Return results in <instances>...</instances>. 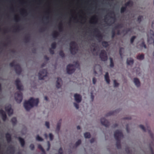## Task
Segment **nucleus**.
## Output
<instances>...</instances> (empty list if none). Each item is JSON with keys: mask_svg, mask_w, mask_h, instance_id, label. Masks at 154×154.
Instances as JSON below:
<instances>
[{"mask_svg": "<svg viewBox=\"0 0 154 154\" xmlns=\"http://www.w3.org/2000/svg\"><path fill=\"white\" fill-rule=\"evenodd\" d=\"M49 51H50V53L51 54H54V51L51 48H50Z\"/></svg>", "mask_w": 154, "mask_h": 154, "instance_id": "56", "label": "nucleus"}, {"mask_svg": "<svg viewBox=\"0 0 154 154\" xmlns=\"http://www.w3.org/2000/svg\"><path fill=\"white\" fill-rule=\"evenodd\" d=\"M144 58V55L143 54L138 55L137 56V59L139 60H142Z\"/></svg>", "mask_w": 154, "mask_h": 154, "instance_id": "35", "label": "nucleus"}, {"mask_svg": "<svg viewBox=\"0 0 154 154\" xmlns=\"http://www.w3.org/2000/svg\"><path fill=\"white\" fill-rule=\"evenodd\" d=\"M105 79L107 83L108 84H109V83L110 81L109 76V74L108 72H106L105 74Z\"/></svg>", "mask_w": 154, "mask_h": 154, "instance_id": "22", "label": "nucleus"}, {"mask_svg": "<svg viewBox=\"0 0 154 154\" xmlns=\"http://www.w3.org/2000/svg\"><path fill=\"white\" fill-rule=\"evenodd\" d=\"M56 43L54 42L52 43L51 44V47L53 49H55L56 48Z\"/></svg>", "mask_w": 154, "mask_h": 154, "instance_id": "43", "label": "nucleus"}, {"mask_svg": "<svg viewBox=\"0 0 154 154\" xmlns=\"http://www.w3.org/2000/svg\"><path fill=\"white\" fill-rule=\"evenodd\" d=\"M114 87H117L119 85V84L117 83L116 80H114Z\"/></svg>", "mask_w": 154, "mask_h": 154, "instance_id": "50", "label": "nucleus"}, {"mask_svg": "<svg viewBox=\"0 0 154 154\" xmlns=\"http://www.w3.org/2000/svg\"><path fill=\"white\" fill-rule=\"evenodd\" d=\"M38 102L39 100L38 98L34 99L32 97L28 100L25 101L23 105L26 110L29 111L34 106H37Z\"/></svg>", "mask_w": 154, "mask_h": 154, "instance_id": "1", "label": "nucleus"}, {"mask_svg": "<svg viewBox=\"0 0 154 154\" xmlns=\"http://www.w3.org/2000/svg\"><path fill=\"white\" fill-rule=\"evenodd\" d=\"M29 148L31 150H34L35 148L34 145L32 144H31L29 146Z\"/></svg>", "mask_w": 154, "mask_h": 154, "instance_id": "51", "label": "nucleus"}, {"mask_svg": "<svg viewBox=\"0 0 154 154\" xmlns=\"http://www.w3.org/2000/svg\"><path fill=\"white\" fill-rule=\"evenodd\" d=\"M59 35V33L57 31H54L52 33V35L54 38H56Z\"/></svg>", "mask_w": 154, "mask_h": 154, "instance_id": "25", "label": "nucleus"}, {"mask_svg": "<svg viewBox=\"0 0 154 154\" xmlns=\"http://www.w3.org/2000/svg\"><path fill=\"white\" fill-rule=\"evenodd\" d=\"M75 99V101L77 103L80 102L82 100L81 96L79 94H75L74 95Z\"/></svg>", "mask_w": 154, "mask_h": 154, "instance_id": "16", "label": "nucleus"}, {"mask_svg": "<svg viewBox=\"0 0 154 154\" xmlns=\"http://www.w3.org/2000/svg\"><path fill=\"white\" fill-rule=\"evenodd\" d=\"M112 37L113 38L115 36V32L114 30H113L112 31Z\"/></svg>", "mask_w": 154, "mask_h": 154, "instance_id": "53", "label": "nucleus"}, {"mask_svg": "<svg viewBox=\"0 0 154 154\" xmlns=\"http://www.w3.org/2000/svg\"><path fill=\"white\" fill-rule=\"evenodd\" d=\"M126 131H127V132L128 133H129V128H128V125H126Z\"/></svg>", "mask_w": 154, "mask_h": 154, "instance_id": "61", "label": "nucleus"}, {"mask_svg": "<svg viewBox=\"0 0 154 154\" xmlns=\"http://www.w3.org/2000/svg\"><path fill=\"white\" fill-rule=\"evenodd\" d=\"M124 49L123 48H120L119 49V53L121 57L122 58V51H124Z\"/></svg>", "mask_w": 154, "mask_h": 154, "instance_id": "38", "label": "nucleus"}, {"mask_svg": "<svg viewBox=\"0 0 154 154\" xmlns=\"http://www.w3.org/2000/svg\"><path fill=\"white\" fill-rule=\"evenodd\" d=\"M102 45L105 48H106L109 46L108 42L103 41L102 42Z\"/></svg>", "mask_w": 154, "mask_h": 154, "instance_id": "30", "label": "nucleus"}, {"mask_svg": "<svg viewBox=\"0 0 154 154\" xmlns=\"http://www.w3.org/2000/svg\"><path fill=\"white\" fill-rule=\"evenodd\" d=\"M8 148L9 149H8V151H10V153H14V148L12 146H10Z\"/></svg>", "mask_w": 154, "mask_h": 154, "instance_id": "28", "label": "nucleus"}, {"mask_svg": "<svg viewBox=\"0 0 154 154\" xmlns=\"http://www.w3.org/2000/svg\"><path fill=\"white\" fill-rule=\"evenodd\" d=\"M36 140L38 141H42L43 139L41 137H40L39 135H37L36 137Z\"/></svg>", "mask_w": 154, "mask_h": 154, "instance_id": "42", "label": "nucleus"}, {"mask_svg": "<svg viewBox=\"0 0 154 154\" xmlns=\"http://www.w3.org/2000/svg\"><path fill=\"white\" fill-rule=\"evenodd\" d=\"M131 28H127L125 29H124L123 30V32H125V34H127L129 32L131 31Z\"/></svg>", "mask_w": 154, "mask_h": 154, "instance_id": "33", "label": "nucleus"}, {"mask_svg": "<svg viewBox=\"0 0 154 154\" xmlns=\"http://www.w3.org/2000/svg\"><path fill=\"white\" fill-rule=\"evenodd\" d=\"M114 137L116 140V146L117 149H120L121 148L120 140L122 137H123V135L121 131L116 130L114 132Z\"/></svg>", "mask_w": 154, "mask_h": 154, "instance_id": "2", "label": "nucleus"}, {"mask_svg": "<svg viewBox=\"0 0 154 154\" xmlns=\"http://www.w3.org/2000/svg\"><path fill=\"white\" fill-rule=\"evenodd\" d=\"M15 82L17 89L19 91L22 90V86L20 84V79H17Z\"/></svg>", "mask_w": 154, "mask_h": 154, "instance_id": "14", "label": "nucleus"}, {"mask_svg": "<svg viewBox=\"0 0 154 154\" xmlns=\"http://www.w3.org/2000/svg\"><path fill=\"white\" fill-rule=\"evenodd\" d=\"M99 56L101 60L103 61H106L107 60L108 57L106 53L104 50H103L101 51Z\"/></svg>", "mask_w": 154, "mask_h": 154, "instance_id": "9", "label": "nucleus"}, {"mask_svg": "<svg viewBox=\"0 0 154 154\" xmlns=\"http://www.w3.org/2000/svg\"><path fill=\"white\" fill-rule=\"evenodd\" d=\"M47 70L46 69H43L40 70L38 74V79L39 80L44 79V78L47 76Z\"/></svg>", "mask_w": 154, "mask_h": 154, "instance_id": "6", "label": "nucleus"}, {"mask_svg": "<svg viewBox=\"0 0 154 154\" xmlns=\"http://www.w3.org/2000/svg\"><path fill=\"white\" fill-rule=\"evenodd\" d=\"M94 141V139L92 138L90 140V142L91 143H93Z\"/></svg>", "mask_w": 154, "mask_h": 154, "instance_id": "62", "label": "nucleus"}, {"mask_svg": "<svg viewBox=\"0 0 154 154\" xmlns=\"http://www.w3.org/2000/svg\"><path fill=\"white\" fill-rule=\"evenodd\" d=\"M14 19H15V20L17 22V21H18L19 20L20 18L19 17H16L14 18Z\"/></svg>", "mask_w": 154, "mask_h": 154, "instance_id": "60", "label": "nucleus"}, {"mask_svg": "<svg viewBox=\"0 0 154 154\" xmlns=\"http://www.w3.org/2000/svg\"><path fill=\"white\" fill-rule=\"evenodd\" d=\"M127 64L128 65H132L134 63L133 59L131 58H128L127 60Z\"/></svg>", "mask_w": 154, "mask_h": 154, "instance_id": "24", "label": "nucleus"}, {"mask_svg": "<svg viewBox=\"0 0 154 154\" xmlns=\"http://www.w3.org/2000/svg\"><path fill=\"white\" fill-rule=\"evenodd\" d=\"M9 66L11 67H14L15 72L17 74L20 75L21 74L22 70L20 65L17 64H15V62L13 61L9 64Z\"/></svg>", "mask_w": 154, "mask_h": 154, "instance_id": "4", "label": "nucleus"}, {"mask_svg": "<svg viewBox=\"0 0 154 154\" xmlns=\"http://www.w3.org/2000/svg\"><path fill=\"white\" fill-rule=\"evenodd\" d=\"M118 126V125L116 123V124H114L113 125V127L114 128H115L117 127V126Z\"/></svg>", "mask_w": 154, "mask_h": 154, "instance_id": "63", "label": "nucleus"}, {"mask_svg": "<svg viewBox=\"0 0 154 154\" xmlns=\"http://www.w3.org/2000/svg\"><path fill=\"white\" fill-rule=\"evenodd\" d=\"M100 122L101 124L106 127H108L109 126V122L104 118L101 119Z\"/></svg>", "mask_w": 154, "mask_h": 154, "instance_id": "11", "label": "nucleus"}, {"mask_svg": "<svg viewBox=\"0 0 154 154\" xmlns=\"http://www.w3.org/2000/svg\"><path fill=\"white\" fill-rule=\"evenodd\" d=\"M96 79L94 77L93 78V83L94 84H95L96 83Z\"/></svg>", "mask_w": 154, "mask_h": 154, "instance_id": "59", "label": "nucleus"}, {"mask_svg": "<svg viewBox=\"0 0 154 154\" xmlns=\"http://www.w3.org/2000/svg\"><path fill=\"white\" fill-rule=\"evenodd\" d=\"M5 137L8 143H10L11 141V137L10 134L7 133L5 134Z\"/></svg>", "mask_w": 154, "mask_h": 154, "instance_id": "18", "label": "nucleus"}, {"mask_svg": "<svg viewBox=\"0 0 154 154\" xmlns=\"http://www.w3.org/2000/svg\"><path fill=\"white\" fill-rule=\"evenodd\" d=\"M11 121L13 125H15L16 124L17 122V120L16 118L15 117L12 118L11 119Z\"/></svg>", "mask_w": 154, "mask_h": 154, "instance_id": "26", "label": "nucleus"}, {"mask_svg": "<svg viewBox=\"0 0 154 154\" xmlns=\"http://www.w3.org/2000/svg\"><path fill=\"white\" fill-rule=\"evenodd\" d=\"M61 120H60V121L59 122H58L57 125V126L56 128V131H59L60 128V127L61 125Z\"/></svg>", "mask_w": 154, "mask_h": 154, "instance_id": "32", "label": "nucleus"}, {"mask_svg": "<svg viewBox=\"0 0 154 154\" xmlns=\"http://www.w3.org/2000/svg\"><path fill=\"white\" fill-rule=\"evenodd\" d=\"M139 127L142 129L144 131L146 132L147 131L149 134L150 136L152 138L153 137V134L151 132L150 128L148 127H147V129H146L144 127L143 125H140L139 126Z\"/></svg>", "mask_w": 154, "mask_h": 154, "instance_id": "10", "label": "nucleus"}, {"mask_svg": "<svg viewBox=\"0 0 154 154\" xmlns=\"http://www.w3.org/2000/svg\"><path fill=\"white\" fill-rule=\"evenodd\" d=\"M18 139L21 144V146L22 147H24L25 144V142L24 139L20 137H19Z\"/></svg>", "mask_w": 154, "mask_h": 154, "instance_id": "23", "label": "nucleus"}, {"mask_svg": "<svg viewBox=\"0 0 154 154\" xmlns=\"http://www.w3.org/2000/svg\"><path fill=\"white\" fill-rule=\"evenodd\" d=\"M74 67L80 69V66L78 63L75 62L74 64H69L66 67L67 72L68 74H71L73 73L75 70Z\"/></svg>", "mask_w": 154, "mask_h": 154, "instance_id": "3", "label": "nucleus"}, {"mask_svg": "<svg viewBox=\"0 0 154 154\" xmlns=\"http://www.w3.org/2000/svg\"><path fill=\"white\" fill-rule=\"evenodd\" d=\"M81 143V141L80 140H79L75 143V147H77Z\"/></svg>", "mask_w": 154, "mask_h": 154, "instance_id": "46", "label": "nucleus"}, {"mask_svg": "<svg viewBox=\"0 0 154 154\" xmlns=\"http://www.w3.org/2000/svg\"><path fill=\"white\" fill-rule=\"evenodd\" d=\"M84 136L85 138H89L91 137V134L89 132H86L85 133Z\"/></svg>", "mask_w": 154, "mask_h": 154, "instance_id": "36", "label": "nucleus"}, {"mask_svg": "<svg viewBox=\"0 0 154 154\" xmlns=\"http://www.w3.org/2000/svg\"><path fill=\"white\" fill-rule=\"evenodd\" d=\"M110 60V66L111 67H113L114 66V63L113 62V60L112 58L110 57L109 58Z\"/></svg>", "mask_w": 154, "mask_h": 154, "instance_id": "39", "label": "nucleus"}, {"mask_svg": "<svg viewBox=\"0 0 154 154\" xmlns=\"http://www.w3.org/2000/svg\"><path fill=\"white\" fill-rule=\"evenodd\" d=\"M152 28L154 29V21L152 22Z\"/></svg>", "mask_w": 154, "mask_h": 154, "instance_id": "64", "label": "nucleus"}, {"mask_svg": "<svg viewBox=\"0 0 154 154\" xmlns=\"http://www.w3.org/2000/svg\"><path fill=\"white\" fill-rule=\"evenodd\" d=\"M29 40H30L29 37L27 36H26L24 39V42L26 43L28 42H29Z\"/></svg>", "mask_w": 154, "mask_h": 154, "instance_id": "45", "label": "nucleus"}, {"mask_svg": "<svg viewBox=\"0 0 154 154\" xmlns=\"http://www.w3.org/2000/svg\"><path fill=\"white\" fill-rule=\"evenodd\" d=\"M116 112V110L115 111H111L108 113L106 115V116H110L113 115L115 114V113Z\"/></svg>", "mask_w": 154, "mask_h": 154, "instance_id": "34", "label": "nucleus"}, {"mask_svg": "<svg viewBox=\"0 0 154 154\" xmlns=\"http://www.w3.org/2000/svg\"><path fill=\"white\" fill-rule=\"evenodd\" d=\"M62 82V79L60 78H58L56 82V87L59 88L61 87L60 83Z\"/></svg>", "mask_w": 154, "mask_h": 154, "instance_id": "17", "label": "nucleus"}, {"mask_svg": "<svg viewBox=\"0 0 154 154\" xmlns=\"http://www.w3.org/2000/svg\"><path fill=\"white\" fill-rule=\"evenodd\" d=\"M141 40L142 41V42L140 45V47L142 48L144 47V48H146V47L145 43L143 39L142 38L141 39Z\"/></svg>", "mask_w": 154, "mask_h": 154, "instance_id": "31", "label": "nucleus"}, {"mask_svg": "<svg viewBox=\"0 0 154 154\" xmlns=\"http://www.w3.org/2000/svg\"><path fill=\"white\" fill-rule=\"evenodd\" d=\"M133 5V2L131 0H129L128 2L126 3L124 5H125L126 7H132Z\"/></svg>", "mask_w": 154, "mask_h": 154, "instance_id": "19", "label": "nucleus"}, {"mask_svg": "<svg viewBox=\"0 0 154 154\" xmlns=\"http://www.w3.org/2000/svg\"><path fill=\"white\" fill-rule=\"evenodd\" d=\"M105 79L107 83L108 84H109V83L110 81L109 76V74L108 72H106L105 74Z\"/></svg>", "mask_w": 154, "mask_h": 154, "instance_id": "21", "label": "nucleus"}, {"mask_svg": "<svg viewBox=\"0 0 154 154\" xmlns=\"http://www.w3.org/2000/svg\"><path fill=\"white\" fill-rule=\"evenodd\" d=\"M59 54L62 58L65 57V54L62 50H61L59 52Z\"/></svg>", "mask_w": 154, "mask_h": 154, "instance_id": "40", "label": "nucleus"}, {"mask_svg": "<svg viewBox=\"0 0 154 154\" xmlns=\"http://www.w3.org/2000/svg\"><path fill=\"white\" fill-rule=\"evenodd\" d=\"M46 29V28L45 27L41 28L39 29V31L40 32H42L43 31H45V30Z\"/></svg>", "mask_w": 154, "mask_h": 154, "instance_id": "58", "label": "nucleus"}, {"mask_svg": "<svg viewBox=\"0 0 154 154\" xmlns=\"http://www.w3.org/2000/svg\"><path fill=\"white\" fill-rule=\"evenodd\" d=\"M50 144L49 142V141H48V147L47 149V151H48L50 149Z\"/></svg>", "mask_w": 154, "mask_h": 154, "instance_id": "57", "label": "nucleus"}, {"mask_svg": "<svg viewBox=\"0 0 154 154\" xmlns=\"http://www.w3.org/2000/svg\"><path fill=\"white\" fill-rule=\"evenodd\" d=\"M5 109L9 116H10L13 113V110L11 109L10 105L8 106L5 107Z\"/></svg>", "mask_w": 154, "mask_h": 154, "instance_id": "12", "label": "nucleus"}, {"mask_svg": "<svg viewBox=\"0 0 154 154\" xmlns=\"http://www.w3.org/2000/svg\"><path fill=\"white\" fill-rule=\"evenodd\" d=\"M94 31L95 32L97 33L96 36L97 38V39L100 41V40H101L103 38L102 34L100 33L99 30L97 28L95 29Z\"/></svg>", "mask_w": 154, "mask_h": 154, "instance_id": "13", "label": "nucleus"}, {"mask_svg": "<svg viewBox=\"0 0 154 154\" xmlns=\"http://www.w3.org/2000/svg\"><path fill=\"white\" fill-rule=\"evenodd\" d=\"M15 95L16 96L15 97L16 101L17 103H20L23 99L22 93L20 91L17 92L15 93Z\"/></svg>", "mask_w": 154, "mask_h": 154, "instance_id": "8", "label": "nucleus"}, {"mask_svg": "<svg viewBox=\"0 0 154 154\" xmlns=\"http://www.w3.org/2000/svg\"><path fill=\"white\" fill-rule=\"evenodd\" d=\"M134 82L135 85L137 87H138L140 85V82L139 79L137 78L134 79Z\"/></svg>", "mask_w": 154, "mask_h": 154, "instance_id": "20", "label": "nucleus"}, {"mask_svg": "<svg viewBox=\"0 0 154 154\" xmlns=\"http://www.w3.org/2000/svg\"><path fill=\"white\" fill-rule=\"evenodd\" d=\"M91 20L94 21L93 23H96L97 20V16L96 15L93 16L92 17Z\"/></svg>", "mask_w": 154, "mask_h": 154, "instance_id": "37", "label": "nucleus"}, {"mask_svg": "<svg viewBox=\"0 0 154 154\" xmlns=\"http://www.w3.org/2000/svg\"><path fill=\"white\" fill-rule=\"evenodd\" d=\"M0 114L2 116V119L4 121H5L6 120L7 117L6 114L5 112L2 109H0Z\"/></svg>", "mask_w": 154, "mask_h": 154, "instance_id": "15", "label": "nucleus"}, {"mask_svg": "<svg viewBox=\"0 0 154 154\" xmlns=\"http://www.w3.org/2000/svg\"><path fill=\"white\" fill-rule=\"evenodd\" d=\"M123 27V25L122 24H118L115 26L114 27L115 29H117L119 28H121Z\"/></svg>", "mask_w": 154, "mask_h": 154, "instance_id": "41", "label": "nucleus"}, {"mask_svg": "<svg viewBox=\"0 0 154 154\" xmlns=\"http://www.w3.org/2000/svg\"><path fill=\"white\" fill-rule=\"evenodd\" d=\"M143 17V16H139L137 18V21L139 23H140L141 22Z\"/></svg>", "mask_w": 154, "mask_h": 154, "instance_id": "49", "label": "nucleus"}, {"mask_svg": "<svg viewBox=\"0 0 154 154\" xmlns=\"http://www.w3.org/2000/svg\"><path fill=\"white\" fill-rule=\"evenodd\" d=\"M58 29L60 32H62L63 30V27L62 26V24L61 23H60L58 27Z\"/></svg>", "mask_w": 154, "mask_h": 154, "instance_id": "44", "label": "nucleus"}, {"mask_svg": "<svg viewBox=\"0 0 154 154\" xmlns=\"http://www.w3.org/2000/svg\"><path fill=\"white\" fill-rule=\"evenodd\" d=\"M50 139L51 140H52L54 138V136L51 133H50L49 134Z\"/></svg>", "mask_w": 154, "mask_h": 154, "instance_id": "52", "label": "nucleus"}, {"mask_svg": "<svg viewBox=\"0 0 154 154\" xmlns=\"http://www.w3.org/2000/svg\"><path fill=\"white\" fill-rule=\"evenodd\" d=\"M136 36H133L131 38L130 42L131 44H132L133 43L134 39L136 38Z\"/></svg>", "mask_w": 154, "mask_h": 154, "instance_id": "48", "label": "nucleus"}, {"mask_svg": "<svg viewBox=\"0 0 154 154\" xmlns=\"http://www.w3.org/2000/svg\"><path fill=\"white\" fill-rule=\"evenodd\" d=\"M45 125L47 128H49V123L48 122H46L45 123Z\"/></svg>", "mask_w": 154, "mask_h": 154, "instance_id": "54", "label": "nucleus"}, {"mask_svg": "<svg viewBox=\"0 0 154 154\" xmlns=\"http://www.w3.org/2000/svg\"><path fill=\"white\" fill-rule=\"evenodd\" d=\"M127 7H126L125 5H124V6L122 7L120 9V12L121 13H124L126 10Z\"/></svg>", "mask_w": 154, "mask_h": 154, "instance_id": "27", "label": "nucleus"}, {"mask_svg": "<svg viewBox=\"0 0 154 154\" xmlns=\"http://www.w3.org/2000/svg\"><path fill=\"white\" fill-rule=\"evenodd\" d=\"M69 45L71 53L73 55L75 54L76 53L75 51V47L77 45L75 41H72L70 42Z\"/></svg>", "mask_w": 154, "mask_h": 154, "instance_id": "7", "label": "nucleus"}, {"mask_svg": "<svg viewBox=\"0 0 154 154\" xmlns=\"http://www.w3.org/2000/svg\"><path fill=\"white\" fill-rule=\"evenodd\" d=\"M38 148L41 150L42 152L44 154H46L45 151L44 149L42 147L40 144H38Z\"/></svg>", "mask_w": 154, "mask_h": 154, "instance_id": "29", "label": "nucleus"}, {"mask_svg": "<svg viewBox=\"0 0 154 154\" xmlns=\"http://www.w3.org/2000/svg\"><path fill=\"white\" fill-rule=\"evenodd\" d=\"M147 42L150 44L153 42L154 46V32L150 30L149 32L147 34Z\"/></svg>", "mask_w": 154, "mask_h": 154, "instance_id": "5", "label": "nucleus"}, {"mask_svg": "<svg viewBox=\"0 0 154 154\" xmlns=\"http://www.w3.org/2000/svg\"><path fill=\"white\" fill-rule=\"evenodd\" d=\"M109 14L110 15H112V14L114 15V17H112V16H110V18H111L113 19H114V20H115L116 19L115 17V16L114 12L113 11H110V12L109 13Z\"/></svg>", "mask_w": 154, "mask_h": 154, "instance_id": "47", "label": "nucleus"}, {"mask_svg": "<svg viewBox=\"0 0 154 154\" xmlns=\"http://www.w3.org/2000/svg\"><path fill=\"white\" fill-rule=\"evenodd\" d=\"M74 106H75V107L77 109H78L79 108V105L78 103H74Z\"/></svg>", "mask_w": 154, "mask_h": 154, "instance_id": "55", "label": "nucleus"}]
</instances>
